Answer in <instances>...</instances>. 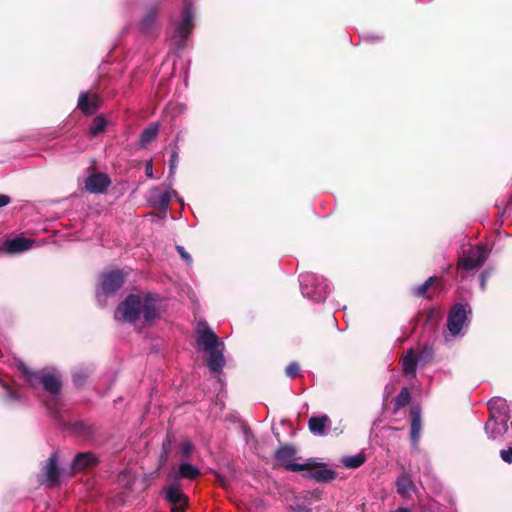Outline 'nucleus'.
<instances>
[{
  "label": "nucleus",
  "mask_w": 512,
  "mask_h": 512,
  "mask_svg": "<svg viewBox=\"0 0 512 512\" xmlns=\"http://www.w3.org/2000/svg\"><path fill=\"white\" fill-rule=\"evenodd\" d=\"M418 362L419 360L415 351L413 349H409L402 359L403 374L406 376H415Z\"/></svg>",
  "instance_id": "obj_21"
},
{
  "label": "nucleus",
  "mask_w": 512,
  "mask_h": 512,
  "mask_svg": "<svg viewBox=\"0 0 512 512\" xmlns=\"http://www.w3.org/2000/svg\"><path fill=\"white\" fill-rule=\"evenodd\" d=\"M72 430L84 437H91L95 433V427L83 421H78L72 424Z\"/></svg>",
  "instance_id": "obj_28"
},
{
  "label": "nucleus",
  "mask_w": 512,
  "mask_h": 512,
  "mask_svg": "<svg viewBox=\"0 0 512 512\" xmlns=\"http://www.w3.org/2000/svg\"><path fill=\"white\" fill-rule=\"evenodd\" d=\"M98 462V458L93 453L82 452L75 455L71 468L73 472H80L95 467Z\"/></svg>",
  "instance_id": "obj_17"
},
{
  "label": "nucleus",
  "mask_w": 512,
  "mask_h": 512,
  "mask_svg": "<svg viewBox=\"0 0 512 512\" xmlns=\"http://www.w3.org/2000/svg\"><path fill=\"white\" fill-rule=\"evenodd\" d=\"M437 277L436 276H431L429 277L423 284L413 288V295L414 296H417V297H427L428 299H432L433 296L431 295H426L427 291L436 283L437 281Z\"/></svg>",
  "instance_id": "obj_25"
},
{
  "label": "nucleus",
  "mask_w": 512,
  "mask_h": 512,
  "mask_svg": "<svg viewBox=\"0 0 512 512\" xmlns=\"http://www.w3.org/2000/svg\"><path fill=\"white\" fill-rule=\"evenodd\" d=\"M216 476V482L223 488H226V482H225V478L223 476H221L220 474L216 473L215 474Z\"/></svg>",
  "instance_id": "obj_43"
},
{
  "label": "nucleus",
  "mask_w": 512,
  "mask_h": 512,
  "mask_svg": "<svg viewBox=\"0 0 512 512\" xmlns=\"http://www.w3.org/2000/svg\"><path fill=\"white\" fill-rule=\"evenodd\" d=\"M488 254V250L484 246H477L459 259L458 267L467 271L480 267L487 260Z\"/></svg>",
  "instance_id": "obj_10"
},
{
  "label": "nucleus",
  "mask_w": 512,
  "mask_h": 512,
  "mask_svg": "<svg viewBox=\"0 0 512 512\" xmlns=\"http://www.w3.org/2000/svg\"><path fill=\"white\" fill-rule=\"evenodd\" d=\"M394 512H411L409 508L399 507Z\"/></svg>",
  "instance_id": "obj_46"
},
{
  "label": "nucleus",
  "mask_w": 512,
  "mask_h": 512,
  "mask_svg": "<svg viewBox=\"0 0 512 512\" xmlns=\"http://www.w3.org/2000/svg\"><path fill=\"white\" fill-rule=\"evenodd\" d=\"M328 421L327 415L313 416L308 421L309 430L314 434L323 435Z\"/></svg>",
  "instance_id": "obj_23"
},
{
  "label": "nucleus",
  "mask_w": 512,
  "mask_h": 512,
  "mask_svg": "<svg viewBox=\"0 0 512 512\" xmlns=\"http://www.w3.org/2000/svg\"><path fill=\"white\" fill-rule=\"evenodd\" d=\"M418 357V360L423 363L424 365L430 363L432 360H433V357H434V350L432 347L430 346H427L425 345L420 353H419V356Z\"/></svg>",
  "instance_id": "obj_33"
},
{
  "label": "nucleus",
  "mask_w": 512,
  "mask_h": 512,
  "mask_svg": "<svg viewBox=\"0 0 512 512\" xmlns=\"http://www.w3.org/2000/svg\"><path fill=\"white\" fill-rule=\"evenodd\" d=\"M169 457V452H167V449L165 451H161V454L159 456V467H162L166 464Z\"/></svg>",
  "instance_id": "obj_40"
},
{
  "label": "nucleus",
  "mask_w": 512,
  "mask_h": 512,
  "mask_svg": "<svg viewBox=\"0 0 512 512\" xmlns=\"http://www.w3.org/2000/svg\"><path fill=\"white\" fill-rule=\"evenodd\" d=\"M500 456L504 462L511 464L512 463V447H509L508 449L501 450Z\"/></svg>",
  "instance_id": "obj_38"
},
{
  "label": "nucleus",
  "mask_w": 512,
  "mask_h": 512,
  "mask_svg": "<svg viewBox=\"0 0 512 512\" xmlns=\"http://www.w3.org/2000/svg\"><path fill=\"white\" fill-rule=\"evenodd\" d=\"M201 475V472L199 468L196 466H193L190 463L184 462L181 463L178 467V473L177 477L175 478H181V479H187V480H195Z\"/></svg>",
  "instance_id": "obj_22"
},
{
  "label": "nucleus",
  "mask_w": 512,
  "mask_h": 512,
  "mask_svg": "<svg viewBox=\"0 0 512 512\" xmlns=\"http://www.w3.org/2000/svg\"><path fill=\"white\" fill-rule=\"evenodd\" d=\"M34 240L25 237L8 239L3 243L2 250L8 254H16L27 251L32 247Z\"/></svg>",
  "instance_id": "obj_16"
},
{
  "label": "nucleus",
  "mask_w": 512,
  "mask_h": 512,
  "mask_svg": "<svg viewBox=\"0 0 512 512\" xmlns=\"http://www.w3.org/2000/svg\"><path fill=\"white\" fill-rule=\"evenodd\" d=\"M158 130L159 128L157 124H150L147 128H145L140 135V145L145 147L147 144L152 142L155 139Z\"/></svg>",
  "instance_id": "obj_26"
},
{
  "label": "nucleus",
  "mask_w": 512,
  "mask_h": 512,
  "mask_svg": "<svg viewBox=\"0 0 512 512\" xmlns=\"http://www.w3.org/2000/svg\"><path fill=\"white\" fill-rule=\"evenodd\" d=\"M106 126L107 120L105 119V117L102 115H98L93 119L92 124L89 128V133L91 136L95 137L98 134L104 132Z\"/></svg>",
  "instance_id": "obj_30"
},
{
  "label": "nucleus",
  "mask_w": 512,
  "mask_h": 512,
  "mask_svg": "<svg viewBox=\"0 0 512 512\" xmlns=\"http://www.w3.org/2000/svg\"><path fill=\"white\" fill-rule=\"evenodd\" d=\"M297 449L292 444L281 445L275 452L274 458L276 464L284 467L287 471L301 472L303 471L304 463H295L294 460L297 458Z\"/></svg>",
  "instance_id": "obj_6"
},
{
  "label": "nucleus",
  "mask_w": 512,
  "mask_h": 512,
  "mask_svg": "<svg viewBox=\"0 0 512 512\" xmlns=\"http://www.w3.org/2000/svg\"><path fill=\"white\" fill-rule=\"evenodd\" d=\"M193 13L190 4H186L181 14V21L176 27L177 32V47L183 49L186 46V41L190 36L193 29Z\"/></svg>",
  "instance_id": "obj_8"
},
{
  "label": "nucleus",
  "mask_w": 512,
  "mask_h": 512,
  "mask_svg": "<svg viewBox=\"0 0 512 512\" xmlns=\"http://www.w3.org/2000/svg\"><path fill=\"white\" fill-rule=\"evenodd\" d=\"M176 249L183 260H185L188 264L192 262L191 256L185 251L183 246H177Z\"/></svg>",
  "instance_id": "obj_39"
},
{
  "label": "nucleus",
  "mask_w": 512,
  "mask_h": 512,
  "mask_svg": "<svg viewBox=\"0 0 512 512\" xmlns=\"http://www.w3.org/2000/svg\"><path fill=\"white\" fill-rule=\"evenodd\" d=\"M366 461V457L363 454H357L353 456L344 457L342 464L349 469H356L360 467Z\"/></svg>",
  "instance_id": "obj_31"
},
{
  "label": "nucleus",
  "mask_w": 512,
  "mask_h": 512,
  "mask_svg": "<svg viewBox=\"0 0 512 512\" xmlns=\"http://www.w3.org/2000/svg\"><path fill=\"white\" fill-rule=\"evenodd\" d=\"M92 373V369L89 366H79L72 374L73 382L77 387H82L88 380Z\"/></svg>",
  "instance_id": "obj_24"
},
{
  "label": "nucleus",
  "mask_w": 512,
  "mask_h": 512,
  "mask_svg": "<svg viewBox=\"0 0 512 512\" xmlns=\"http://www.w3.org/2000/svg\"><path fill=\"white\" fill-rule=\"evenodd\" d=\"M505 409L506 403L502 399L489 402L490 415L485 423V431L490 439L498 440L508 432V417Z\"/></svg>",
  "instance_id": "obj_2"
},
{
  "label": "nucleus",
  "mask_w": 512,
  "mask_h": 512,
  "mask_svg": "<svg viewBox=\"0 0 512 512\" xmlns=\"http://www.w3.org/2000/svg\"><path fill=\"white\" fill-rule=\"evenodd\" d=\"M300 372V366L296 362H291L287 365L285 368V374L289 378H295L299 375Z\"/></svg>",
  "instance_id": "obj_36"
},
{
  "label": "nucleus",
  "mask_w": 512,
  "mask_h": 512,
  "mask_svg": "<svg viewBox=\"0 0 512 512\" xmlns=\"http://www.w3.org/2000/svg\"><path fill=\"white\" fill-rule=\"evenodd\" d=\"M194 449L193 444L189 440H185L181 443V454L184 457H188Z\"/></svg>",
  "instance_id": "obj_37"
},
{
  "label": "nucleus",
  "mask_w": 512,
  "mask_h": 512,
  "mask_svg": "<svg viewBox=\"0 0 512 512\" xmlns=\"http://www.w3.org/2000/svg\"><path fill=\"white\" fill-rule=\"evenodd\" d=\"M170 445H171V441L169 438H167L163 443H162V451H165L167 449V452H170Z\"/></svg>",
  "instance_id": "obj_45"
},
{
  "label": "nucleus",
  "mask_w": 512,
  "mask_h": 512,
  "mask_svg": "<svg viewBox=\"0 0 512 512\" xmlns=\"http://www.w3.org/2000/svg\"><path fill=\"white\" fill-rule=\"evenodd\" d=\"M197 334V343L205 352L213 350L214 348H223L224 346L221 339L206 323L198 324Z\"/></svg>",
  "instance_id": "obj_9"
},
{
  "label": "nucleus",
  "mask_w": 512,
  "mask_h": 512,
  "mask_svg": "<svg viewBox=\"0 0 512 512\" xmlns=\"http://www.w3.org/2000/svg\"><path fill=\"white\" fill-rule=\"evenodd\" d=\"M410 441L411 445L417 449L418 443L421 437L422 432V418H421V409L418 406H413L410 409Z\"/></svg>",
  "instance_id": "obj_15"
},
{
  "label": "nucleus",
  "mask_w": 512,
  "mask_h": 512,
  "mask_svg": "<svg viewBox=\"0 0 512 512\" xmlns=\"http://www.w3.org/2000/svg\"><path fill=\"white\" fill-rule=\"evenodd\" d=\"M0 384L5 389L4 399L6 401H15L19 399L18 392L10 387L6 382L0 381Z\"/></svg>",
  "instance_id": "obj_34"
},
{
  "label": "nucleus",
  "mask_w": 512,
  "mask_h": 512,
  "mask_svg": "<svg viewBox=\"0 0 512 512\" xmlns=\"http://www.w3.org/2000/svg\"><path fill=\"white\" fill-rule=\"evenodd\" d=\"M111 184L109 176L105 173H93L85 180V189L93 194L105 193Z\"/></svg>",
  "instance_id": "obj_14"
},
{
  "label": "nucleus",
  "mask_w": 512,
  "mask_h": 512,
  "mask_svg": "<svg viewBox=\"0 0 512 512\" xmlns=\"http://www.w3.org/2000/svg\"><path fill=\"white\" fill-rule=\"evenodd\" d=\"M102 100L97 93L81 92L78 97L77 108L85 115L95 114L101 107Z\"/></svg>",
  "instance_id": "obj_11"
},
{
  "label": "nucleus",
  "mask_w": 512,
  "mask_h": 512,
  "mask_svg": "<svg viewBox=\"0 0 512 512\" xmlns=\"http://www.w3.org/2000/svg\"><path fill=\"white\" fill-rule=\"evenodd\" d=\"M206 352L208 353V358L206 360L208 369L213 373H220L225 366V358L222 349L214 348L213 350Z\"/></svg>",
  "instance_id": "obj_18"
},
{
  "label": "nucleus",
  "mask_w": 512,
  "mask_h": 512,
  "mask_svg": "<svg viewBox=\"0 0 512 512\" xmlns=\"http://www.w3.org/2000/svg\"><path fill=\"white\" fill-rule=\"evenodd\" d=\"M166 501L171 505V512H185L188 506V497L181 491L180 484L174 479L169 485L163 487Z\"/></svg>",
  "instance_id": "obj_7"
},
{
  "label": "nucleus",
  "mask_w": 512,
  "mask_h": 512,
  "mask_svg": "<svg viewBox=\"0 0 512 512\" xmlns=\"http://www.w3.org/2000/svg\"><path fill=\"white\" fill-rule=\"evenodd\" d=\"M158 12L159 8L157 5H152L146 10L140 22V30L142 33L148 34L152 31L156 24Z\"/></svg>",
  "instance_id": "obj_19"
},
{
  "label": "nucleus",
  "mask_w": 512,
  "mask_h": 512,
  "mask_svg": "<svg viewBox=\"0 0 512 512\" xmlns=\"http://www.w3.org/2000/svg\"><path fill=\"white\" fill-rule=\"evenodd\" d=\"M397 493L403 498H410L415 485L407 473H402L396 480Z\"/></svg>",
  "instance_id": "obj_20"
},
{
  "label": "nucleus",
  "mask_w": 512,
  "mask_h": 512,
  "mask_svg": "<svg viewBox=\"0 0 512 512\" xmlns=\"http://www.w3.org/2000/svg\"><path fill=\"white\" fill-rule=\"evenodd\" d=\"M180 134L178 133L175 137V148L171 154L170 160H169V170L170 173L173 174L177 168L178 160H179V148L177 147V143L179 141Z\"/></svg>",
  "instance_id": "obj_32"
},
{
  "label": "nucleus",
  "mask_w": 512,
  "mask_h": 512,
  "mask_svg": "<svg viewBox=\"0 0 512 512\" xmlns=\"http://www.w3.org/2000/svg\"><path fill=\"white\" fill-rule=\"evenodd\" d=\"M171 201V195L169 191L161 192L154 196L153 205L158 210L166 212Z\"/></svg>",
  "instance_id": "obj_27"
},
{
  "label": "nucleus",
  "mask_w": 512,
  "mask_h": 512,
  "mask_svg": "<svg viewBox=\"0 0 512 512\" xmlns=\"http://www.w3.org/2000/svg\"><path fill=\"white\" fill-rule=\"evenodd\" d=\"M467 319L466 309L462 304H456L450 310L447 320V327L449 332L456 336L460 333L465 321Z\"/></svg>",
  "instance_id": "obj_13"
},
{
  "label": "nucleus",
  "mask_w": 512,
  "mask_h": 512,
  "mask_svg": "<svg viewBox=\"0 0 512 512\" xmlns=\"http://www.w3.org/2000/svg\"><path fill=\"white\" fill-rule=\"evenodd\" d=\"M126 276L121 269L103 272L99 277L96 288L97 298L115 294L125 283Z\"/></svg>",
  "instance_id": "obj_4"
},
{
  "label": "nucleus",
  "mask_w": 512,
  "mask_h": 512,
  "mask_svg": "<svg viewBox=\"0 0 512 512\" xmlns=\"http://www.w3.org/2000/svg\"><path fill=\"white\" fill-rule=\"evenodd\" d=\"M158 301L159 297L152 293H146L144 296L129 294L117 306L114 317L116 320L133 324L142 314L145 322L152 323L159 317Z\"/></svg>",
  "instance_id": "obj_1"
},
{
  "label": "nucleus",
  "mask_w": 512,
  "mask_h": 512,
  "mask_svg": "<svg viewBox=\"0 0 512 512\" xmlns=\"http://www.w3.org/2000/svg\"><path fill=\"white\" fill-rule=\"evenodd\" d=\"M42 471L43 474L41 476L45 477L44 480H41L42 484H46L50 488L59 484L60 469L58 467V459L55 453L51 454L47 459Z\"/></svg>",
  "instance_id": "obj_12"
},
{
  "label": "nucleus",
  "mask_w": 512,
  "mask_h": 512,
  "mask_svg": "<svg viewBox=\"0 0 512 512\" xmlns=\"http://www.w3.org/2000/svg\"><path fill=\"white\" fill-rule=\"evenodd\" d=\"M411 401V394L407 387H403L395 398L394 413L407 406Z\"/></svg>",
  "instance_id": "obj_29"
},
{
  "label": "nucleus",
  "mask_w": 512,
  "mask_h": 512,
  "mask_svg": "<svg viewBox=\"0 0 512 512\" xmlns=\"http://www.w3.org/2000/svg\"><path fill=\"white\" fill-rule=\"evenodd\" d=\"M19 371L31 386L42 385L44 390L52 396H56L60 393L62 383L55 374L45 370L32 371L25 364L19 366Z\"/></svg>",
  "instance_id": "obj_3"
},
{
  "label": "nucleus",
  "mask_w": 512,
  "mask_h": 512,
  "mask_svg": "<svg viewBox=\"0 0 512 512\" xmlns=\"http://www.w3.org/2000/svg\"><path fill=\"white\" fill-rule=\"evenodd\" d=\"M303 471L306 473L303 475L304 478L314 480L318 483H329L334 481L338 473L332 469H329L327 464L324 462H316L313 459H309L304 463Z\"/></svg>",
  "instance_id": "obj_5"
},
{
  "label": "nucleus",
  "mask_w": 512,
  "mask_h": 512,
  "mask_svg": "<svg viewBox=\"0 0 512 512\" xmlns=\"http://www.w3.org/2000/svg\"><path fill=\"white\" fill-rule=\"evenodd\" d=\"M11 202V198L8 195L0 194V208L8 205Z\"/></svg>",
  "instance_id": "obj_41"
},
{
  "label": "nucleus",
  "mask_w": 512,
  "mask_h": 512,
  "mask_svg": "<svg viewBox=\"0 0 512 512\" xmlns=\"http://www.w3.org/2000/svg\"><path fill=\"white\" fill-rule=\"evenodd\" d=\"M145 174L147 177L153 176V167H152V161H149L145 167Z\"/></svg>",
  "instance_id": "obj_42"
},
{
  "label": "nucleus",
  "mask_w": 512,
  "mask_h": 512,
  "mask_svg": "<svg viewBox=\"0 0 512 512\" xmlns=\"http://www.w3.org/2000/svg\"><path fill=\"white\" fill-rule=\"evenodd\" d=\"M435 317V312L433 309H430L426 313V324L431 322Z\"/></svg>",
  "instance_id": "obj_44"
},
{
  "label": "nucleus",
  "mask_w": 512,
  "mask_h": 512,
  "mask_svg": "<svg viewBox=\"0 0 512 512\" xmlns=\"http://www.w3.org/2000/svg\"><path fill=\"white\" fill-rule=\"evenodd\" d=\"M311 503L297 502L288 506L289 512H311Z\"/></svg>",
  "instance_id": "obj_35"
}]
</instances>
